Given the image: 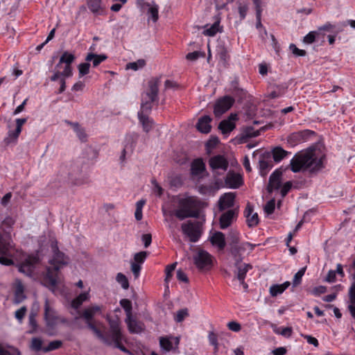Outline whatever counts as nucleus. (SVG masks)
I'll list each match as a JSON object with an SVG mask.
<instances>
[{"label": "nucleus", "mask_w": 355, "mask_h": 355, "mask_svg": "<svg viewBox=\"0 0 355 355\" xmlns=\"http://www.w3.org/2000/svg\"><path fill=\"white\" fill-rule=\"evenodd\" d=\"M291 170L293 173L301 171H309L310 173H315L323 167L322 157H318L312 150H307L297 153L290 162Z\"/></svg>", "instance_id": "f257e3e1"}, {"label": "nucleus", "mask_w": 355, "mask_h": 355, "mask_svg": "<svg viewBox=\"0 0 355 355\" xmlns=\"http://www.w3.org/2000/svg\"><path fill=\"white\" fill-rule=\"evenodd\" d=\"M53 257L49 261L51 266L46 268L44 278V285L50 288H54L57 285L58 272L59 270L68 263L69 258L59 250L58 242L53 241L51 244Z\"/></svg>", "instance_id": "f03ea898"}, {"label": "nucleus", "mask_w": 355, "mask_h": 355, "mask_svg": "<svg viewBox=\"0 0 355 355\" xmlns=\"http://www.w3.org/2000/svg\"><path fill=\"white\" fill-rule=\"evenodd\" d=\"M179 207L174 211V215L180 220L187 218H198L200 214V202L197 198L190 196L180 199Z\"/></svg>", "instance_id": "7ed1b4c3"}, {"label": "nucleus", "mask_w": 355, "mask_h": 355, "mask_svg": "<svg viewBox=\"0 0 355 355\" xmlns=\"http://www.w3.org/2000/svg\"><path fill=\"white\" fill-rule=\"evenodd\" d=\"M162 76L152 77L148 81L146 90L142 94L141 110L148 113L153 107V103L158 100L159 86L161 83Z\"/></svg>", "instance_id": "20e7f679"}, {"label": "nucleus", "mask_w": 355, "mask_h": 355, "mask_svg": "<svg viewBox=\"0 0 355 355\" xmlns=\"http://www.w3.org/2000/svg\"><path fill=\"white\" fill-rule=\"evenodd\" d=\"M44 319L48 334L51 336L55 334L56 327L59 323H67V320L60 316L56 311L50 306L48 300H46L44 303Z\"/></svg>", "instance_id": "39448f33"}, {"label": "nucleus", "mask_w": 355, "mask_h": 355, "mask_svg": "<svg viewBox=\"0 0 355 355\" xmlns=\"http://www.w3.org/2000/svg\"><path fill=\"white\" fill-rule=\"evenodd\" d=\"M75 56L68 53L67 51H64L62 56L60 58L59 62L57 64L55 69H58L60 67L62 64H65L64 70L60 72L58 70L54 71L53 76L50 78L51 81H56L62 76L71 77L73 75L72 67L71 66V63L74 61Z\"/></svg>", "instance_id": "423d86ee"}, {"label": "nucleus", "mask_w": 355, "mask_h": 355, "mask_svg": "<svg viewBox=\"0 0 355 355\" xmlns=\"http://www.w3.org/2000/svg\"><path fill=\"white\" fill-rule=\"evenodd\" d=\"M182 233L189 238L192 243L197 242L202 234L201 225L198 221L189 220L181 225Z\"/></svg>", "instance_id": "0eeeda50"}, {"label": "nucleus", "mask_w": 355, "mask_h": 355, "mask_svg": "<svg viewBox=\"0 0 355 355\" xmlns=\"http://www.w3.org/2000/svg\"><path fill=\"white\" fill-rule=\"evenodd\" d=\"M38 261L39 259L36 255L23 254L17 264L18 270L27 276H31Z\"/></svg>", "instance_id": "6e6552de"}, {"label": "nucleus", "mask_w": 355, "mask_h": 355, "mask_svg": "<svg viewBox=\"0 0 355 355\" xmlns=\"http://www.w3.org/2000/svg\"><path fill=\"white\" fill-rule=\"evenodd\" d=\"M193 259L199 270H207L212 266V256L205 250H198Z\"/></svg>", "instance_id": "1a4fd4ad"}, {"label": "nucleus", "mask_w": 355, "mask_h": 355, "mask_svg": "<svg viewBox=\"0 0 355 355\" xmlns=\"http://www.w3.org/2000/svg\"><path fill=\"white\" fill-rule=\"evenodd\" d=\"M137 4L144 12L146 10L147 15L150 16L153 22H157L159 19V6L154 1H146V0H137Z\"/></svg>", "instance_id": "9d476101"}, {"label": "nucleus", "mask_w": 355, "mask_h": 355, "mask_svg": "<svg viewBox=\"0 0 355 355\" xmlns=\"http://www.w3.org/2000/svg\"><path fill=\"white\" fill-rule=\"evenodd\" d=\"M234 99L229 96H225L223 98L216 101L214 112L216 116H220L226 112L232 106Z\"/></svg>", "instance_id": "9b49d317"}, {"label": "nucleus", "mask_w": 355, "mask_h": 355, "mask_svg": "<svg viewBox=\"0 0 355 355\" xmlns=\"http://www.w3.org/2000/svg\"><path fill=\"white\" fill-rule=\"evenodd\" d=\"M159 340L162 350L167 352L178 348L180 343V337L173 336H161Z\"/></svg>", "instance_id": "f8f14e48"}, {"label": "nucleus", "mask_w": 355, "mask_h": 355, "mask_svg": "<svg viewBox=\"0 0 355 355\" xmlns=\"http://www.w3.org/2000/svg\"><path fill=\"white\" fill-rule=\"evenodd\" d=\"M209 165L213 171L223 170L226 171L229 166V162L224 155H217L209 158Z\"/></svg>", "instance_id": "ddd939ff"}, {"label": "nucleus", "mask_w": 355, "mask_h": 355, "mask_svg": "<svg viewBox=\"0 0 355 355\" xmlns=\"http://www.w3.org/2000/svg\"><path fill=\"white\" fill-rule=\"evenodd\" d=\"M13 248V242L9 232L3 231L0 234V254L8 255L10 250Z\"/></svg>", "instance_id": "4468645a"}, {"label": "nucleus", "mask_w": 355, "mask_h": 355, "mask_svg": "<svg viewBox=\"0 0 355 355\" xmlns=\"http://www.w3.org/2000/svg\"><path fill=\"white\" fill-rule=\"evenodd\" d=\"M238 119L236 114H231L227 119L220 121L218 125L219 130L223 135H227L236 127L234 121Z\"/></svg>", "instance_id": "2eb2a0df"}, {"label": "nucleus", "mask_w": 355, "mask_h": 355, "mask_svg": "<svg viewBox=\"0 0 355 355\" xmlns=\"http://www.w3.org/2000/svg\"><path fill=\"white\" fill-rule=\"evenodd\" d=\"M237 215L238 211L236 209H229L224 212L220 217V227L221 229H226L230 226Z\"/></svg>", "instance_id": "dca6fc26"}, {"label": "nucleus", "mask_w": 355, "mask_h": 355, "mask_svg": "<svg viewBox=\"0 0 355 355\" xmlns=\"http://www.w3.org/2000/svg\"><path fill=\"white\" fill-rule=\"evenodd\" d=\"M282 173L279 169L275 170L270 176L268 186V191L272 193L273 190H277L281 187Z\"/></svg>", "instance_id": "f3484780"}, {"label": "nucleus", "mask_w": 355, "mask_h": 355, "mask_svg": "<svg viewBox=\"0 0 355 355\" xmlns=\"http://www.w3.org/2000/svg\"><path fill=\"white\" fill-rule=\"evenodd\" d=\"M235 195L233 193H227L222 196L218 201V207L220 211L234 206Z\"/></svg>", "instance_id": "a211bd4d"}, {"label": "nucleus", "mask_w": 355, "mask_h": 355, "mask_svg": "<svg viewBox=\"0 0 355 355\" xmlns=\"http://www.w3.org/2000/svg\"><path fill=\"white\" fill-rule=\"evenodd\" d=\"M253 207L248 203L244 211V215L246 217V221L249 227H254L259 223V217L257 213L252 214Z\"/></svg>", "instance_id": "6ab92c4d"}, {"label": "nucleus", "mask_w": 355, "mask_h": 355, "mask_svg": "<svg viewBox=\"0 0 355 355\" xmlns=\"http://www.w3.org/2000/svg\"><path fill=\"white\" fill-rule=\"evenodd\" d=\"M234 266L236 270L234 272L235 277L238 280H245L247 272L252 268L250 263H239L238 265L234 262Z\"/></svg>", "instance_id": "aec40b11"}, {"label": "nucleus", "mask_w": 355, "mask_h": 355, "mask_svg": "<svg viewBox=\"0 0 355 355\" xmlns=\"http://www.w3.org/2000/svg\"><path fill=\"white\" fill-rule=\"evenodd\" d=\"M245 251V250L243 243L230 247V253L237 265L242 262L243 259V254Z\"/></svg>", "instance_id": "412c9836"}, {"label": "nucleus", "mask_w": 355, "mask_h": 355, "mask_svg": "<svg viewBox=\"0 0 355 355\" xmlns=\"http://www.w3.org/2000/svg\"><path fill=\"white\" fill-rule=\"evenodd\" d=\"M26 299L24 294V287L22 282L20 280H16L15 284V294L13 303L18 304L22 302Z\"/></svg>", "instance_id": "4be33fe9"}, {"label": "nucleus", "mask_w": 355, "mask_h": 355, "mask_svg": "<svg viewBox=\"0 0 355 355\" xmlns=\"http://www.w3.org/2000/svg\"><path fill=\"white\" fill-rule=\"evenodd\" d=\"M125 322L129 331L132 334H139L144 330V324L132 318V315L127 317Z\"/></svg>", "instance_id": "5701e85b"}, {"label": "nucleus", "mask_w": 355, "mask_h": 355, "mask_svg": "<svg viewBox=\"0 0 355 355\" xmlns=\"http://www.w3.org/2000/svg\"><path fill=\"white\" fill-rule=\"evenodd\" d=\"M206 171L205 164L202 158L195 159L191 164V173L193 176L200 175Z\"/></svg>", "instance_id": "b1692460"}, {"label": "nucleus", "mask_w": 355, "mask_h": 355, "mask_svg": "<svg viewBox=\"0 0 355 355\" xmlns=\"http://www.w3.org/2000/svg\"><path fill=\"white\" fill-rule=\"evenodd\" d=\"M225 184L230 188H238L242 184L241 176L234 173H229L225 178Z\"/></svg>", "instance_id": "393cba45"}, {"label": "nucleus", "mask_w": 355, "mask_h": 355, "mask_svg": "<svg viewBox=\"0 0 355 355\" xmlns=\"http://www.w3.org/2000/svg\"><path fill=\"white\" fill-rule=\"evenodd\" d=\"M211 119L209 116H204L198 119L196 128L202 133H209L211 128Z\"/></svg>", "instance_id": "a878e982"}, {"label": "nucleus", "mask_w": 355, "mask_h": 355, "mask_svg": "<svg viewBox=\"0 0 355 355\" xmlns=\"http://www.w3.org/2000/svg\"><path fill=\"white\" fill-rule=\"evenodd\" d=\"M220 19L218 18L211 26H209L208 24L205 26L203 34L205 35L213 37L217 33L221 32L222 28L220 27Z\"/></svg>", "instance_id": "bb28decb"}, {"label": "nucleus", "mask_w": 355, "mask_h": 355, "mask_svg": "<svg viewBox=\"0 0 355 355\" xmlns=\"http://www.w3.org/2000/svg\"><path fill=\"white\" fill-rule=\"evenodd\" d=\"M211 242L220 250H223L225 246V235L220 232H217L211 237Z\"/></svg>", "instance_id": "cd10ccee"}, {"label": "nucleus", "mask_w": 355, "mask_h": 355, "mask_svg": "<svg viewBox=\"0 0 355 355\" xmlns=\"http://www.w3.org/2000/svg\"><path fill=\"white\" fill-rule=\"evenodd\" d=\"M106 59L107 56L105 55H98L93 53H88L85 58V60L87 62L92 61V65L94 67H96Z\"/></svg>", "instance_id": "c85d7f7f"}, {"label": "nucleus", "mask_w": 355, "mask_h": 355, "mask_svg": "<svg viewBox=\"0 0 355 355\" xmlns=\"http://www.w3.org/2000/svg\"><path fill=\"white\" fill-rule=\"evenodd\" d=\"M100 311L101 307L99 306H92L87 309H85L83 311L81 317L84 318L86 320V322L92 321L94 315Z\"/></svg>", "instance_id": "c756f323"}, {"label": "nucleus", "mask_w": 355, "mask_h": 355, "mask_svg": "<svg viewBox=\"0 0 355 355\" xmlns=\"http://www.w3.org/2000/svg\"><path fill=\"white\" fill-rule=\"evenodd\" d=\"M142 110L138 113V117L140 122L142 123L144 130L148 132L153 128V121L148 116L144 114Z\"/></svg>", "instance_id": "7c9ffc66"}, {"label": "nucleus", "mask_w": 355, "mask_h": 355, "mask_svg": "<svg viewBox=\"0 0 355 355\" xmlns=\"http://www.w3.org/2000/svg\"><path fill=\"white\" fill-rule=\"evenodd\" d=\"M288 153V151L279 146L274 148L272 150V157L275 162H281Z\"/></svg>", "instance_id": "2f4dec72"}, {"label": "nucleus", "mask_w": 355, "mask_h": 355, "mask_svg": "<svg viewBox=\"0 0 355 355\" xmlns=\"http://www.w3.org/2000/svg\"><path fill=\"white\" fill-rule=\"evenodd\" d=\"M87 6L89 9L95 14L101 15L103 13V8L101 6V0H87Z\"/></svg>", "instance_id": "473e14b6"}, {"label": "nucleus", "mask_w": 355, "mask_h": 355, "mask_svg": "<svg viewBox=\"0 0 355 355\" xmlns=\"http://www.w3.org/2000/svg\"><path fill=\"white\" fill-rule=\"evenodd\" d=\"M89 298V294L88 292L80 293L78 296L72 300L71 306L73 309H77L82 305L84 302L88 300Z\"/></svg>", "instance_id": "72a5a7b5"}, {"label": "nucleus", "mask_w": 355, "mask_h": 355, "mask_svg": "<svg viewBox=\"0 0 355 355\" xmlns=\"http://www.w3.org/2000/svg\"><path fill=\"white\" fill-rule=\"evenodd\" d=\"M67 123L73 128L74 131L76 132L77 136L81 141H86L87 135L84 129L81 128L78 123H73L70 121H67Z\"/></svg>", "instance_id": "f704fd0d"}, {"label": "nucleus", "mask_w": 355, "mask_h": 355, "mask_svg": "<svg viewBox=\"0 0 355 355\" xmlns=\"http://www.w3.org/2000/svg\"><path fill=\"white\" fill-rule=\"evenodd\" d=\"M37 314L34 312H31L28 316V325L30 327V329L28 331V333L30 334H35L38 329V324L36 320Z\"/></svg>", "instance_id": "c9c22d12"}, {"label": "nucleus", "mask_w": 355, "mask_h": 355, "mask_svg": "<svg viewBox=\"0 0 355 355\" xmlns=\"http://www.w3.org/2000/svg\"><path fill=\"white\" fill-rule=\"evenodd\" d=\"M272 167V164L270 161L264 159L259 160V169L261 176H266L269 170Z\"/></svg>", "instance_id": "e433bc0d"}, {"label": "nucleus", "mask_w": 355, "mask_h": 355, "mask_svg": "<svg viewBox=\"0 0 355 355\" xmlns=\"http://www.w3.org/2000/svg\"><path fill=\"white\" fill-rule=\"evenodd\" d=\"M146 65V61L144 59H139L136 62H129L126 64V69L137 71L143 68Z\"/></svg>", "instance_id": "4c0bfd02"}, {"label": "nucleus", "mask_w": 355, "mask_h": 355, "mask_svg": "<svg viewBox=\"0 0 355 355\" xmlns=\"http://www.w3.org/2000/svg\"><path fill=\"white\" fill-rule=\"evenodd\" d=\"M320 38V33L316 31L309 32L304 37V42L306 44H312L316 39Z\"/></svg>", "instance_id": "58836bf2"}, {"label": "nucleus", "mask_w": 355, "mask_h": 355, "mask_svg": "<svg viewBox=\"0 0 355 355\" xmlns=\"http://www.w3.org/2000/svg\"><path fill=\"white\" fill-rule=\"evenodd\" d=\"M16 220L14 217L10 216H7L1 223V227L5 231L6 229H12V226L15 225Z\"/></svg>", "instance_id": "ea45409f"}, {"label": "nucleus", "mask_w": 355, "mask_h": 355, "mask_svg": "<svg viewBox=\"0 0 355 355\" xmlns=\"http://www.w3.org/2000/svg\"><path fill=\"white\" fill-rule=\"evenodd\" d=\"M62 345L61 340H53L49 343L47 347H43L44 352H49L59 349Z\"/></svg>", "instance_id": "a19ab883"}, {"label": "nucleus", "mask_w": 355, "mask_h": 355, "mask_svg": "<svg viewBox=\"0 0 355 355\" xmlns=\"http://www.w3.org/2000/svg\"><path fill=\"white\" fill-rule=\"evenodd\" d=\"M116 279L119 284H121L123 289H128L129 288V282L128 278L123 274L119 272L116 275Z\"/></svg>", "instance_id": "79ce46f5"}, {"label": "nucleus", "mask_w": 355, "mask_h": 355, "mask_svg": "<svg viewBox=\"0 0 355 355\" xmlns=\"http://www.w3.org/2000/svg\"><path fill=\"white\" fill-rule=\"evenodd\" d=\"M306 268L304 267L299 270L294 275L293 284L294 286L299 285L301 283L302 278L305 273Z\"/></svg>", "instance_id": "37998d69"}, {"label": "nucleus", "mask_w": 355, "mask_h": 355, "mask_svg": "<svg viewBox=\"0 0 355 355\" xmlns=\"http://www.w3.org/2000/svg\"><path fill=\"white\" fill-rule=\"evenodd\" d=\"M189 315V312L187 309H182L178 311L177 313L174 317V320L177 322H181L184 320V319Z\"/></svg>", "instance_id": "c03bdc74"}, {"label": "nucleus", "mask_w": 355, "mask_h": 355, "mask_svg": "<svg viewBox=\"0 0 355 355\" xmlns=\"http://www.w3.org/2000/svg\"><path fill=\"white\" fill-rule=\"evenodd\" d=\"M120 304L122 306V308L125 310L127 314V317L131 315V311H132V303L128 299H123L120 301Z\"/></svg>", "instance_id": "a18cd8bd"}, {"label": "nucleus", "mask_w": 355, "mask_h": 355, "mask_svg": "<svg viewBox=\"0 0 355 355\" xmlns=\"http://www.w3.org/2000/svg\"><path fill=\"white\" fill-rule=\"evenodd\" d=\"M147 255L148 253L146 251H141L136 253L134 256L133 263H137L138 264L141 265L146 260Z\"/></svg>", "instance_id": "49530a36"}, {"label": "nucleus", "mask_w": 355, "mask_h": 355, "mask_svg": "<svg viewBox=\"0 0 355 355\" xmlns=\"http://www.w3.org/2000/svg\"><path fill=\"white\" fill-rule=\"evenodd\" d=\"M42 340L41 338H32L31 340V348L36 351V352H39V351H41L42 350L43 351V348H42Z\"/></svg>", "instance_id": "de8ad7c7"}, {"label": "nucleus", "mask_w": 355, "mask_h": 355, "mask_svg": "<svg viewBox=\"0 0 355 355\" xmlns=\"http://www.w3.org/2000/svg\"><path fill=\"white\" fill-rule=\"evenodd\" d=\"M177 263H173L171 265H168L165 268L166 278L165 281L168 282L173 276V272L175 270Z\"/></svg>", "instance_id": "09e8293b"}, {"label": "nucleus", "mask_w": 355, "mask_h": 355, "mask_svg": "<svg viewBox=\"0 0 355 355\" xmlns=\"http://www.w3.org/2000/svg\"><path fill=\"white\" fill-rule=\"evenodd\" d=\"M284 291V288L280 284L272 285L270 288V293L272 297L282 294Z\"/></svg>", "instance_id": "8fccbe9b"}, {"label": "nucleus", "mask_w": 355, "mask_h": 355, "mask_svg": "<svg viewBox=\"0 0 355 355\" xmlns=\"http://www.w3.org/2000/svg\"><path fill=\"white\" fill-rule=\"evenodd\" d=\"M90 64L88 62L80 63L78 68L80 76L87 75L89 72Z\"/></svg>", "instance_id": "3c124183"}, {"label": "nucleus", "mask_w": 355, "mask_h": 355, "mask_svg": "<svg viewBox=\"0 0 355 355\" xmlns=\"http://www.w3.org/2000/svg\"><path fill=\"white\" fill-rule=\"evenodd\" d=\"M27 312V309L25 306H21L20 309L17 310L15 313V318L21 323L22 320L24 319L26 313Z\"/></svg>", "instance_id": "603ef678"}, {"label": "nucleus", "mask_w": 355, "mask_h": 355, "mask_svg": "<svg viewBox=\"0 0 355 355\" xmlns=\"http://www.w3.org/2000/svg\"><path fill=\"white\" fill-rule=\"evenodd\" d=\"M275 208V199H271L266 204L263 209H264V211L267 214H271L274 212Z\"/></svg>", "instance_id": "864d4df0"}, {"label": "nucleus", "mask_w": 355, "mask_h": 355, "mask_svg": "<svg viewBox=\"0 0 355 355\" xmlns=\"http://www.w3.org/2000/svg\"><path fill=\"white\" fill-rule=\"evenodd\" d=\"M238 10H239L241 20H243L246 17V15H247L248 10V6L247 4H243L241 3H239Z\"/></svg>", "instance_id": "5fc2aeb1"}, {"label": "nucleus", "mask_w": 355, "mask_h": 355, "mask_svg": "<svg viewBox=\"0 0 355 355\" xmlns=\"http://www.w3.org/2000/svg\"><path fill=\"white\" fill-rule=\"evenodd\" d=\"M289 49L296 56H304L306 54V51L298 49L294 44H291Z\"/></svg>", "instance_id": "6e6d98bb"}, {"label": "nucleus", "mask_w": 355, "mask_h": 355, "mask_svg": "<svg viewBox=\"0 0 355 355\" xmlns=\"http://www.w3.org/2000/svg\"><path fill=\"white\" fill-rule=\"evenodd\" d=\"M204 56H205V53H201L200 51H193L191 53H189L186 55V58L188 60L195 61V60H198L200 57H204Z\"/></svg>", "instance_id": "4d7b16f0"}, {"label": "nucleus", "mask_w": 355, "mask_h": 355, "mask_svg": "<svg viewBox=\"0 0 355 355\" xmlns=\"http://www.w3.org/2000/svg\"><path fill=\"white\" fill-rule=\"evenodd\" d=\"M208 339L211 345L214 346L215 349H218V336L214 331H210L208 335Z\"/></svg>", "instance_id": "13d9d810"}, {"label": "nucleus", "mask_w": 355, "mask_h": 355, "mask_svg": "<svg viewBox=\"0 0 355 355\" xmlns=\"http://www.w3.org/2000/svg\"><path fill=\"white\" fill-rule=\"evenodd\" d=\"M93 332L95 334V335L98 339H100L106 345H110L112 344V342L107 337H105L98 328H96V329Z\"/></svg>", "instance_id": "bf43d9fd"}, {"label": "nucleus", "mask_w": 355, "mask_h": 355, "mask_svg": "<svg viewBox=\"0 0 355 355\" xmlns=\"http://www.w3.org/2000/svg\"><path fill=\"white\" fill-rule=\"evenodd\" d=\"M334 28V26H333L332 24H331L330 23H327L325 24L324 26H320L318 28L317 32H320V37H322V39H324V35L322 34V31H328V32H330L331 31V30Z\"/></svg>", "instance_id": "052dcab7"}, {"label": "nucleus", "mask_w": 355, "mask_h": 355, "mask_svg": "<svg viewBox=\"0 0 355 355\" xmlns=\"http://www.w3.org/2000/svg\"><path fill=\"white\" fill-rule=\"evenodd\" d=\"M141 267L137 263H131V270L135 279H137L140 275Z\"/></svg>", "instance_id": "680f3d73"}, {"label": "nucleus", "mask_w": 355, "mask_h": 355, "mask_svg": "<svg viewBox=\"0 0 355 355\" xmlns=\"http://www.w3.org/2000/svg\"><path fill=\"white\" fill-rule=\"evenodd\" d=\"M230 240L231 242L230 243V247L234 245H239V234L237 232H232L230 233Z\"/></svg>", "instance_id": "e2e57ef3"}, {"label": "nucleus", "mask_w": 355, "mask_h": 355, "mask_svg": "<svg viewBox=\"0 0 355 355\" xmlns=\"http://www.w3.org/2000/svg\"><path fill=\"white\" fill-rule=\"evenodd\" d=\"M354 281L349 288V294L352 304H355V274L353 275Z\"/></svg>", "instance_id": "0e129e2a"}, {"label": "nucleus", "mask_w": 355, "mask_h": 355, "mask_svg": "<svg viewBox=\"0 0 355 355\" xmlns=\"http://www.w3.org/2000/svg\"><path fill=\"white\" fill-rule=\"evenodd\" d=\"M108 322L110 324V331L121 329L120 323L118 319H109Z\"/></svg>", "instance_id": "69168bd1"}, {"label": "nucleus", "mask_w": 355, "mask_h": 355, "mask_svg": "<svg viewBox=\"0 0 355 355\" xmlns=\"http://www.w3.org/2000/svg\"><path fill=\"white\" fill-rule=\"evenodd\" d=\"M227 327L232 331L238 332L241 330V324L235 321H231L227 323Z\"/></svg>", "instance_id": "338daca9"}, {"label": "nucleus", "mask_w": 355, "mask_h": 355, "mask_svg": "<svg viewBox=\"0 0 355 355\" xmlns=\"http://www.w3.org/2000/svg\"><path fill=\"white\" fill-rule=\"evenodd\" d=\"M292 185H293L292 182L290 181L286 182L283 185V187L281 189V195L283 198L285 197L287 195V193H288V191L291 189Z\"/></svg>", "instance_id": "774afa93"}]
</instances>
